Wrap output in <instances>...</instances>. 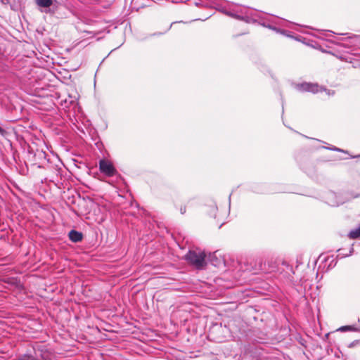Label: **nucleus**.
<instances>
[{"instance_id":"1","label":"nucleus","mask_w":360,"mask_h":360,"mask_svg":"<svg viewBox=\"0 0 360 360\" xmlns=\"http://www.w3.org/2000/svg\"><path fill=\"white\" fill-rule=\"evenodd\" d=\"M185 259L197 269H202L205 265V254L201 251L189 250Z\"/></svg>"},{"instance_id":"2","label":"nucleus","mask_w":360,"mask_h":360,"mask_svg":"<svg viewBox=\"0 0 360 360\" xmlns=\"http://www.w3.org/2000/svg\"><path fill=\"white\" fill-rule=\"evenodd\" d=\"M99 169H100V171L103 174H104L108 176H112L116 173V170H115V167H113L112 164L105 160H100Z\"/></svg>"},{"instance_id":"3","label":"nucleus","mask_w":360,"mask_h":360,"mask_svg":"<svg viewBox=\"0 0 360 360\" xmlns=\"http://www.w3.org/2000/svg\"><path fill=\"white\" fill-rule=\"evenodd\" d=\"M297 88L302 91H309L314 94L322 90L317 84L304 82L297 85Z\"/></svg>"},{"instance_id":"4","label":"nucleus","mask_w":360,"mask_h":360,"mask_svg":"<svg viewBox=\"0 0 360 360\" xmlns=\"http://www.w3.org/2000/svg\"><path fill=\"white\" fill-rule=\"evenodd\" d=\"M69 238L72 242H79L82 240V233L75 230H72L69 232Z\"/></svg>"},{"instance_id":"5","label":"nucleus","mask_w":360,"mask_h":360,"mask_svg":"<svg viewBox=\"0 0 360 360\" xmlns=\"http://www.w3.org/2000/svg\"><path fill=\"white\" fill-rule=\"evenodd\" d=\"M36 2L38 6L44 8H48L53 4L52 0H36Z\"/></svg>"},{"instance_id":"6","label":"nucleus","mask_w":360,"mask_h":360,"mask_svg":"<svg viewBox=\"0 0 360 360\" xmlns=\"http://www.w3.org/2000/svg\"><path fill=\"white\" fill-rule=\"evenodd\" d=\"M348 236L352 239H355V238H359L360 237V226L358 228L352 230L349 233Z\"/></svg>"},{"instance_id":"7","label":"nucleus","mask_w":360,"mask_h":360,"mask_svg":"<svg viewBox=\"0 0 360 360\" xmlns=\"http://www.w3.org/2000/svg\"><path fill=\"white\" fill-rule=\"evenodd\" d=\"M18 360H39V359L32 355L24 354V355L20 356L18 357Z\"/></svg>"},{"instance_id":"8","label":"nucleus","mask_w":360,"mask_h":360,"mask_svg":"<svg viewBox=\"0 0 360 360\" xmlns=\"http://www.w3.org/2000/svg\"><path fill=\"white\" fill-rule=\"evenodd\" d=\"M352 250H353V248H351L350 250H349V252L347 254V253H344V252H342V250L341 249H339L338 250V257H340V258H343V257H345L347 256H349V255H352Z\"/></svg>"},{"instance_id":"9","label":"nucleus","mask_w":360,"mask_h":360,"mask_svg":"<svg viewBox=\"0 0 360 360\" xmlns=\"http://www.w3.org/2000/svg\"><path fill=\"white\" fill-rule=\"evenodd\" d=\"M224 13L229 16H231V17H233V18H237V19H240V15H237V14H235L233 13V12H231V11H224Z\"/></svg>"},{"instance_id":"10","label":"nucleus","mask_w":360,"mask_h":360,"mask_svg":"<svg viewBox=\"0 0 360 360\" xmlns=\"http://www.w3.org/2000/svg\"><path fill=\"white\" fill-rule=\"evenodd\" d=\"M350 329H351V326H346L341 327L339 330H341V331H346V330H350Z\"/></svg>"},{"instance_id":"11","label":"nucleus","mask_w":360,"mask_h":360,"mask_svg":"<svg viewBox=\"0 0 360 360\" xmlns=\"http://www.w3.org/2000/svg\"><path fill=\"white\" fill-rule=\"evenodd\" d=\"M180 212L182 214H184L186 212V207H181Z\"/></svg>"},{"instance_id":"12","label":"nucleus","mask_w":360,"mask_h":360,"mask_svg":"<svg viewBox=\"0 0 360 360\" xmlns=\"http://www.w3.org/2000/svg\"><path fill=\"white\" fill-rule=\"evenodd\" d=\"M330 205H331L332 206H335V205H338V203H337V204H332V203H330Z\"/></svg>"}]
</instances>
